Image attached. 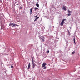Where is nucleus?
I'll use <instances>...</instances> for the list:
<instances>
[{
    "instance_id": "nucleus-1",
    "label": "nucleus",
    "mask_w": 80,
    "mask_h": 80,
    "mask_svg": "<svg viewBox=\"0 0 80 80\" xmlns=\"http://www.w3.org/2000/svg\"><path fill=\"white\" fill-rule=\"evenodd\" d=\"M9 26H12V25H13L12 26V27H15V26H17V27H18V24H14L13 23H10L9 24Z\"/></svg>"
},
{
    "instance_id": "nucleus-2",
    "label": "nucleus",
    "mask_w": 80,
    "mask_h": 80,
    "mask_svg": "<svg viewBox=\"0 0 80 80\" xmlns=\"http://www.w3.org/2000/svg\"><path fill=\"white\" fill-rule=\"evenodd\" d=\"M40 39V40H41L42 41V42H43L44 41H45V37L43 36H42L41 37Z\"/></svg>"
},
{
    "instance_id": "nucleus-3",
    "label": "nucleus",
    "mask_w": 80,
    "mask_h": 80,
    "mask_svg": "<svg viewBox=\"0 0 80 80\" xmlns=\"http://www.w3.org/2000/svg\"><path fill=\"white\" fill-rule=\"evenodd\" d=\"M45 65H47V64H46L45 62H43L42 65V68L44 67L43 69H46V67L45 66Z\"/></svg>"
},
{
    "instance_id": "nucleus-4",
    "label": "nucleus",
    "mask_w": 80,
    "mask_h": 80,
    "mask_svg": "<svg viewBox=\"0 0 80 80\" xmlns=\"http://www.w3.org/2000/svg\"><path fill=\"white\" fill-rule=\"evenodd\" d=\"M64 20H65V19H63L61 22V23L60 24L61 26H63V23H65V22H64Z\"/></svg>"
},
{
    "instance_id": "nucleus-5",
    "label": "nucleus",
    "mask_w": 80,
    "mask_h": 80,
    "mask_svg": "<svg viewBox=\"0 0 80 80\" xmlns=\"http://www.w3.org/2000/svg\"><path fill=\"white\" fill-rule=\"evenodd\" d=\"M62 9L65 10V11H66V10H67V8H66V6H63L62 7Z\"/></svg>"
},
{
    "instance_id": "nucleus-6",
    "label": "nucleus",
    "mask_w": 80,
    "mask_h": 80,
    "mask_svg": "<svg viewBox=\"0 0 80 80\" xmlns=\"http://www.w3.org/2000/svg\"><path fill=\"white\" fill-rule=\"evenodd\" d=\"M32 66L33 67H35V64L33 62V58H32Z\"/></svg>"
},
{
    "instance_id": "nucleus-7",
    "label": "nucleus",
    "mask_w": 80,
    "mask_h": 80,
    "mask_svg": "<svg viewBox=\"0 0 80 80\" xmlns=\"http://www.w3.org/2000/svg\"><path fill=\"white\" fill-rule=\"evenodd\" d=\"M30 63H29V64L28 66V70H29V69H30Z\"/></svg>"
},
{
    "instance_id": "nucleus-8",
    "label": "nucleus",
    "mask_w": 80,
    "mask_h": 80,
    "mask_svg": "<svg viewBox=\"0 0 80 80\" xmlns=\"http://www.w3.org/2000/svg\"><path fill=\"white\" fill-rule=\"evenodd\" d=\"M39 18V17H37L36 19L34 20V22H35V21H37L38 19Z\"/></svg>"
},
{
    "instance_id": "nucleus-9",
    "label": "nucleus",
    "mask_w": 80,
    "mask_h": 80,
    "mask_svg": "<svg viewBox=\"0 0 80 80\" xmlns=\"http://www.w3.org/2000/svg\"><path fill=\"white\" fill-rule=\"evenodd\" d=\"M68 13H72V11H71L69 10H68Z\"/></svg>"
},
{
    "instance_id": "nucleus-10",
    "label": "nucleus",
    "mask_w": 80,
    "mask_h": 80,
    "mask_svg": "<svg viewBox=\"0 0 80 80\" xmlns=\"http://www.w3.org/2000/svg\"><path fill=\"white\" fill-rule=\"evenodd\" d=\"M36 6H37V7H39V4L38 3H36Z\"/></svg>"
},
{
    "instance_id": "nucleus-11",
    "label": "nucleus",
    "mask_w": 80,
    "mask_h": 80,
    "mask_svg": "<svg viewBox=\"0 0 80 80\" xmlns=\"http://www.w3.org/2000/svg\"><path fill=\"white\" fill-rule=\"evenodd\" d=\"M74 40V42L75 44H76V43H75V38H74L73 39Z\"/></svg>"
},
{
    "instance_id": "nucleus-12",
    "label": "nucleus",
    "mask_w": 80,
    "mask_h": 80,
    "mask_svg": "<svg viewBox=\"0 0 80 80\" xmlns=\"http://www.w3.org/2000/svg\"><path fill=\"white\" fill-rule=\"evenodd\" d=\"M32 10H33V8H32L30 9V12H32Z\"/></svg>"
},
{
    "instance_id": "nucleus-13",
    "label": "nucleus",
    "mask_w": 80,
    "mask_h": 80,
    "mask_svg": "<svg viewBox=\"0 0 80 80\" xmlns=\"http://www.w3.org/2000/svg\"><path fill=\"white\" fill-rule=\"evenodd\" d=\"M35 11L36 10H38V8H35Z\"/></svg>"
},
{
    "instance_id": "nucleus-14",
    "label": "nucleus",
    "mask_w": 80,
    "mask_h": 80,
    "mask_svg": "<svg viewBox=\"0 0 80 80\" xmlns=\"http://www.w3.org/2000/svg\"><path fill=\"white\" fill-rule=\"evenodd\" d=\"M68 16H70V15H71V13H69L68 14Z\"/></svg>"
},
{
    "instance_id": "nucleus-15",
    "label": "nucleus",
    "mask_w": 80,
    "mask_h": 80,
    "mask_svg": "<svg viewBox=\"0 0 80 80\" xmlns=\"http://www.w3.org/2000/svg\"><path fill=\"white\" fill-rule=\"evenodd\" d=\"M68 33L69 35H70V32H69V31H68Z\"/></svg>"
},
{
    "instance_id": "nucleus-16",
    "label": "nucleus",
    "mask_w": 80,
    "mask_h": 80,
    "mask_svg": "<svg viewBox=\"0 0 80 80\" xmlns=\"http://www.w3.org/2000/svg\"><path fill=\"white\" fill-rule=\"evenodd\" d=\"M75 53V52H72V54H74Z\"/></svg>"
},
{
    "instance_id": "nucleus-17",
    "label": "nucleus",
    "mask_w": 80,
    "mask_h": 80,
    "mask_svg": "<svg viewBox=\"0 0 80 80\" xmlns=\"http://www.w3.org/2000/svg\"><path fill=\"white\" fill-rule=\"evenodd\" d=\"M13 67V66H11V68H12Z\"/></svg>"
},
{
    "instance_id": "nucleus-18",
    "label": "nucleus",
    "mask_w": 80,
    "mask_h": 80,
    "mask_svg": "<svg viewBox=\"0 0 80 80\" xmlns=\"http://www.w3.org/2000/svg\"><path fill=\"white\" fill-rule=\"evenodd\" d=\"M38 17V16H37V15H36V16H34V18H36V17Z\"/></svg>"
},
{
    "instance_id": "nucleus-19",
    "label": "nucleus",
    "mask_w": 80,
    "mask_h": 80,
    "mask_svg": "<svg viewBox=\"0 0 80 80\" xmlns=\"http://www.w3.org/2000/svg\"><path fill=\"white\" fill-rule=\"evenodd\" d=\"M32 68H35V66H32Z\"/></svg>"
},
{
    "instance_id": "nucleus-20",
    "label": "nucleus",
    "mask_w": 80,
    "mask_h": 80,
    "mask_svg": "<svg viewBox=\"0 0 80 80\" xmlns=\"http://www.w3.org/2000/svg\"><path fill=\"white\" fill-rule=\"evenodd\" d=\"M49 52H50V51H49V50H48V53H49Z\"/></svg>"
},
{
    "instance_id": "nucleus-21",
    "label": "nucleus",
    "mask_w": 80,
    "mask_h": 80,
    "mask_svg": "<svg viewBox=\"0 0 80 80\" xmlns=\"http://www.w3.org/2000/svg\"><path fill=\"white\" fill-rule=\"evenodd\" d=\"M32 12H30V15H32Z\"/></svg>"
},
{
    "instance_id": "nucleus-22",
    "label": "nucleus",
    "mask_w": 80,
    "mask_h": 80,
    "mask_svg": "<svg viewBox=\"0 0 80 80\" xmlns=\"http://www.w3.org/2000/svg\"><path fill=\"white\" fill-rule=\"evenodd\" d=\"M20 9H22V7H20Z\"/></svg>"
},
{
    "instance_id": "nucleus-23",
    "label": "nucleus",
    "mask_w": 80,
    "mask_h": 80,
    "mask_svg": "<svg viewBox=\"0 0 80 80\" xmlns=\"http://www.w3.org/2000/svg\"><path fill=\"white\" fill-rule=\"evenodd\" d=\"M38 3V2H37V3Z\"/></svg>"
},
{
    "instance_id": "nucleus-24",
    "label": "nucleus",
    "mask_w": 80,
    "mask_h": 80,
    "mask_svg": "<svg viewBox=\"0 0 80 80\" xmlns=\"http://www.w3.org/2000/svg\"><path fill=\"white\" fill-rule=\"evenodd\" d=\"M15 4H16V2L15 3Z\"/></svg>"
}]
</instances>
